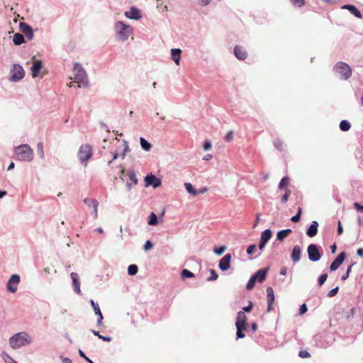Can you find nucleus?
Listing matches in <instances>:
<instances>
[{"mask_svg": "<svg viewBox=\"0 0 363 363\" xmlns=\"http://www.w3.org/2000/svg\"><path fill=\"white\" fill-rule=\"evenodd\" d=\"M335 335L328 331H322L315 334L313 337L315 345L320 348H326L335 341Z\"/></svg>", "mask_w": 363, "mask_h": 363, "instance_id": "1", "label": "nucleus"}, {"mask_svg": "<svg viewBox=\"0 0 363 363\" xmlns=\"http://www.w3.org/2000/svg\"><path fill=\"white\" fill-rule=\"evenodd\" d=\"M16 160L21 162H31L34 152L28 144H21L15 147Z\"/></svg>", "mask_w": 363, "mask_h": 363, "instance_id": "2", "label": "nucleus"}, {"mask_svg": "<svg viewBox=\"0 0 363 363\" xmlns=\"http://www.w3.org/2000/svg\"><path fill=\"white\" fill-rule=\"evenodd\" d=\"M31 342V338L25 332L18 333L9 338V344L13 349H18L30 344Z\"/></svg>", "mask_w": 363, "mask_h": 363, "instance_id": "3", "label": "nucleus"}, {"mask_svg": "<svg viewBox=\"0 0 363 363\" xmlns=\"http://www.w3.org/2000/svg\"><path fill=\"white\" fill-rule=\"evenodd\" d=\"M73 72L74 75V80L79 86L83 87L89 86V79L87 74L82 65L79 62H75L73 67Z\"/></svg>", "mask_w": 363, "mask_h": 363, "instance_id": "4", "label": "nucleus"}, {"mask_svg": "<svg viewBox=\"0 0 363 363\" xmlns=\"http://www.w3.org/2000/svg\"><path fill=\"white\" fill-rule=\"evenodd\" d=\"M115 31L118 39L124 42L132 34L133 28L123 21H117L115 24Z\"/></svg>", "mask_w": 363, "mask_h": 363, "instance_id": "5", "label": "nucleus"}, {"mask_svg": "<svg viewBox=\"0 0 363 363\" xmlns=\"http://www.w3.org/2000/svg\"><path fill=\"white\" fill-rule=\"evenodd\" d=\"M333 72L339 74L340 78L343 80H347L352 76L351 67L343 62H337L333 67Z\"/></svg>", "mask_w": 363, "mask_h": 363, "instance_id": "6", "label": "nucleus"}, {"mask_svg": "<svg viewBox=\"0 0 363 363\" xmlns=\"http://www.w3.org/2000/svg\"><path fill=\"white\" fill-rule=\"evenodd\" d=\"M268 268H262L257 271L249 279L246 285V289L252 290L257 281L262 283L267 277Z\"/></svg>", "mask_w": 363, "mask_h": 363, "instance_id": "7", "label": "nucleus"}, {"mask_svg": "<svg viewBox=\"0 0 363 363\" xmlns=\"http://www.w3.org/2000/svg\"><path fill=\"white\" fill-rule=\"evenodd\" d=\"M77 156L80 162L83 163L84 166H86L88 160L92 156L91 147L88 144L82 145L79 150Z\"/></svg>", "mask_w": 363, "mask_h": 363, "instance_id": "8", "label": "nucleus"}, {"mask_svg": "<svg viewBox=\"0 0 363 363\" xmlns=\"http://www.w3.org/2000/svg\"><path fill=\"white\" fill-rule=\"evenodd\" d=\"M307 253L308 259L313 262L319 261L323 255V253L320 250V247L314 243L310 244L308 246Z\"/></svg>", "mask_w": 363, "mask_h": 363, "instance_id": "9", "label": "nucleus"}, {"mask_svg": "<svg viewBox=\"0 0 363 363\" xmlns=\"http://www.w3.org/2000/svg\"><path fill=\"white\" fill-rule=\"evenodd\" d=\"M9 81L16 82L22 79L25 76V71L19 64H14L11 70Z\"/></svg>", "mask_w": 363, "mask_h": 363, "instance_id": "10", "label": "nucleus"}, {"mask_svg": "<svg viewBox=\"0 0 363 363\" xmlns=\"http://www.w3.org/2000/svg\"><path fill=\"white\" fill-rule=\"evenodd\" d=\"M20 280L21 278L19 275L12 274L6 284L7 290L11 293H15L17 291Z\"/></svg>", "mask_w": 363, "mask_h": 363, "instance_id": "11", "label": "nucleus"}, {"mask_svg": "<svg viewBox=\"0 0 363 363\" xmlns=\"http://www.w3.org/2000/svg\"><path fill=\"white\" fill-rule=\"evenodd\" d=\"M232 255L230 253L225 254L219 261L218 267L222 272L228 270L230 267Z\"/></svg>", "mask_w": 363, "mask_h": 363, "instance_id": "12", "label": "nucleus"}, {"mask_svg": "<svg viewBox=\"0 0 363 363\" xmlns=\"http://www.w3.org/2000/svg\"><path fill=\"white\" fill-rule=\"evenodd\" d=\"M346 256H347V254L345 252H340L331 263V264L330 266V271L337 270L340 267V266L342 264L344 260L345 259Z\"/></svg>", "mask_w": 363, "mask_h": 363, "instance_id": "13", "label": "nucleus"}, {"mask_svg": "<svg viewBox=\"0 0 363 363\" xmlns=\"http://www.w3.org/2000/svg\"><path fill=\"white\" fill-rule=\"evenodd\" d=\"M145 186H152L153 188H157L161 185V180L155 175L150 174L145 177Z\"/></svg>", "mask_w": 363, "mask_h": 363, "instance_id": "14", "label": "nucleus"}, {"mask_svg": "<svg viewBox=\"0 0 363 363\" xmlns=\"http://www.w3.org/2000/svg\"><path fill=\"white\" fill-rule=\"evenodd\" d=\"M19 28L21 31L29 40L33 38V30L30 26L26 23L21 22L19 24Z\"/></svg>", "mask_w": 363, "mask_h": 363, "instance_id": "15", "label": "nucleus"}, {"mask_svg": "<svg viewBox=\"0 0 363 363\" xmlns=\"http://www.w3.org/2000/svg\"><path fill=\"white\" fill-rule=\"evenodd\" d=\"M125 16L133 20H138L142 18L140 10L135 6H132L129 11H125Z\"/></svg>", "mask_w": 363, "mask_h": 363, "instance_id": "16", "label": "nucleus"}, {"mask_svg": "<svg viewBox=\"0 0 363 363\" xmlns=\"http://www.w3.org/2000/svg\"><path fill=\"white\" fill-rule=\"evenodd\" d=\"M90 303L94 311V313H95V315H97L98 317V319H97V325L99 326H101L102 325V323H103V319H104V317H103V315L101 312V310H100V308H99V306L97 303H96L94 300L91 299L90 300Z\"/></svg>", "mask_w": 363, "mask_h": 363, "instance_id": "17", "label": "nucleus"}, {"mask_svg": "<svg viewBox=\"0 0 363 363\" xmlns=\"http://www.w3.org/2000/svg\"><path fill=\"white\" fill-rule=\"evenodd\" d=\"M70 277L72 279L73 290L77 294H81L80 281H79V277L78 274L76 272H72L70 274Z\"/></svg>", "mask_w": 363, "mask_h": 363, "instance_id": "18", "label": "nucleus"}, {"mask_svg": "<svg viewBox=\"0 0 363 363\" xmlns=\"http://www.w3.org/2000/svg\"><path fill=\"white\" fill-rule=\"evenodd\" d=\"M342 9L348 10L352 15H354L356 18L361 19L362 18V14L360 11L352 4H344L341 7Z\"/></svg>", "mask_w": 363, "mask_h": 363, "instance_id": "19", "label": "nucleus"}, {"mask_svg": "<svg viewBox=\"0 0 363 363\" xmlns=\"http://www.w3.org/2000/svg\"><path fill=\"white\" fill-rule=\"evenodd\" d=\"M267 303H268V306H267V312H269L272 311V304L274 301V290L272 287L269 286L267 288Z\"/></svg>", "mask_w": 363, "mask_h": 363, "instance_id": "20", "label": "nucleus"}, {"mask_svg": "<svg viewBox=\"0 0 363 363\" xmlns=\"http://www.w3.org/2000/svg\"><path fill=\"white\" fill-rule=\"evenodd\" d=\"M301 257V248L299 245H295L291 251V259L293 262H298Z\"/></svg>", "mask_w": 363, "mask_h": 363, "instance_id": "21", "label": "nucleus"}, {"mask_svg": "<svg viewBox=\"0 0 363 363\" xmlns=\"http://www.w3.org/2000/svg\"><path fill=\"white\" fill-rule=\"evenodd\" d=\"M234 55L240 60H245L247 56L245 49L239 45H236L234 48Z\"/></svg>", "mask_w": 363, "mask_h": 363, "instance_id": "22", "label": "nucleus"}, {"mask_svg": "<svg viewBox=\"0 0 363 363\" xmlns=\"http://www.w3.org/2000/svg\"><path fill=\"white\" fill-rule=\"evenodd\" d=\"M235 326L247 327V319L245 313L242 311L238 312L236 317Z\"/></svg>", "mask_w": 363, "mask_h": 363, "instance_id": "23", "label": "nucleus"}, {"mask_svg": "<svg viewBox=\"0 0 363 363\" xmlns=\"http://www.w3.org/2000/svg\"><path fill=\"white\" fill-rule=\"evenodd\" d=\"M318 223L315 220L312 221L311 224L306 230V235L310 238L315 236L318 233Z\"/></svg>", "mask_w": 363, "mask_h": 363, "instance_id": "24", "label": "nucleus"}, {"mask_svg": "<svg viewBox=\"0 0 363 363\" xmlns=\"http://www.w3.org/2000/svg\"><path fill=\"white\" fill-rule=\"evenodd\" d=\"M42 69V62L40 60H35L30 68L33 77H37Z\"/></svg>", "mask_w": 363, "mask_h": 363, "instance_id": "25", "label": "nucleus"}, {"mask_svg": "<svg viewBox=\"0 0 363 363\" xmlns=\"http://www.w3.org/2000/svg\"><path fill=\"white\" fill-rule=\"evenodd\" d=\"M182 50L179 48H172L171 50V57L177 65H179L181 60Z\"/></svg>", "mask_w": 363, "mask_h": 363, "instance_id": "26", "label": "nucleus"}, {"mask_svg": "<svg viewBox=\"0 0 363 363\" xmlns=\"http://www.w3.org/2000/svg\"><path fill=\"white\" fill-rule=\"evenodd\" d=\"M291 232L292 230L290 228L279 230L277 233V239L279 241H283Z\"/></svg>", "mask_w": 363, "mask_h": 363, "instance_id": "27", "label": "nucleus"}, {"mask_svg": "<svg viewBox=\"0 0 363 363\" xmlns=\"http://www.w3.org/2000/svg\"><path fill=\"white\" fill-rule=\"evenodd\" d=\"M272 235V230L270 229H266L261 233L260 240L264 243H267L271 239Z\"/></svg>", "mask_w": 363, "mask_h": 363, "instance_id": "28", "label": "nucleus"}, {"mask_svg": "<svg viewBox=\"0 0 363 363\" xmlns=\"http://www.w3.org/2000/svg\"><path fill=\"white\" fill-rule=\"evenodd\" d=\"M13 42L16 45H21L25 42V38L23 34L17 33L13 36Z\"/></svg>", "mask_w": 363, "mask_h": 363, "instance_id": "29", "label": "nucleus"}, {"mask_svg": "<svg viewBox=\"0 0 363 363\" xmlns=\"http://www.w3.org/2000/svg\"><path fill=\"white\" fill-rule=\"evenodd\" d=\"M140 143L143 150H144L145 151L150 150L152 145L147 140H145V138L140 137Z\"/></svg>", "mask_w": 363, "mask_h": 363, "instance_id": "30", "label": "nucleus"}, {"mask_svg": "<svg viewBox=\"0 0 363 363\" xmlns=\"http://www.w3.org/2000/svg\"><path fill=\"white\" fill-rule=\"evenodd\" d=\"M340 129L343 131L346 132L348 131L351 128L350 123L347 120H342L340 121L339 125Z\"/></svg>", "mask_w": 363, "mask_h": 363, "instance_id": "31", "label": "nucleus"}, {"mask_svg": "<svg viewBox=\"0 0 363 363\" xmlns=\"http://www.w3.org/2000/svg\"><path fill=\"white\" fill-rule=\"evenodd\" d=\"M159 220L155 213H151L148 218V225L155 226L158 224Z\"/></svg>", "mask_w": 363, "mask_h": 363, "instance_id": "32", "label": "nucleus"}, {"mask_svg": "<svg viewBox=\"0 0 363 363\" xmlns=\"http://www.w3.org/2000/svg\"><path fill=\"white\" fill-rule=\"evenodd\" d=\"M184 186L186 191L191 195L196 196L198 194V191L196 190L194 186L191 183H184Z\"/></svg>", "mask_w": 363, "mask_h": 363, "instance_id": "33", "label": "nucleus"}, {"mask_svg": "<svg viewBox=\"0 0 363 363\" xmlns=\"http://www.w3.org/2000/svg\"><path fill=\"white\" fill-rule=\"evenodd\" d=\"M289 184V178L288 177H284L279 183L278 189L280 190L288 188L287 186Z\"/></svg>", "mask_w": 363, "mask_h": 363, "instance_id": "34", "label": "nucleus"}, {"mask_svg": "<svg viewBox=\"0 0 363 363\" xmlns=\"http://www.w3.org/2000/svg\"><path fill=\"white\" fill-rule=\"evenodd\" d=\"M128 176L130 182H132L134 184H137L138 182V180L136 177V173L134 169H131L128 170Z\"/></svg>", "mask_w": 363, "mask_h": 363, "instance_id": "35", "label": "nucleus"}, {"mask_svg": "<svg viewBox=\"0 0 363 363\" xmlns=\"http://www.w3.org/2000/svg\"><path fill=\"white\" fill-rule=\"evenodd\" d=\"M237 332H236V337L237 339H241L245 337V333L243 331H245L247 328V327L244 326H236Z\"/></svg>", "mask_w": 363, "mask_h": 363, "instance_id": "36", "label": "nucleus"}, {"mask_svg": "<svg viewBox=\"0 0 363 363\" xmlns=\"http://www.w3.org/2000/svg\"><path fill=\"white\" fill-rule=\"evenodd\" d=\"M91 332L96 336H97L99 339L105 341V342H111L112 340L111 337L109 336H104L99 333V331H96L95 330H91Z\"/></svg>", "mask_w": 363, "mask_h": 363, "instance_id": "37", "label": "nucleus"}, {"mask_svg": "<svg viewBox=\"0 0 363 363\" xmlns=\"http://www.w3.org/2000/svg\"><path fill=\"white\" fill-rule=\"evenodd\" d=\"M99 201L97 200H94L92 201V208L93 211L91 212L92 216H94V219H96L98 218V207H99Z\"/></svg>", "mask_w": 363, "mask_h": 363, "instance_id": "38", "label": "nucleus"}, {"mask_svg": "<svg viewBox=\"0 0 363 363\" xmlns=\"http://www.w3.org/2000/svg\"><path fill=\"white\" fill-rule=\"evenodd\" d=\"M37 154L41 159L45 158V152L43 149V143L42 142H39L37 144Z\"/></svg>", "mask_w": 363, "mask_h": 363, "instance_id": "39", "label": "nucleus"}, {"mask_svg": "<svg viewBox=\"0 0 363 363\" xmlns=\"http://www.w3.org/2000/svg\"><path fill=\"white\" fill-rule=\"evenodd\" d=\"M194 276L195 275L193 272L186 269H183L181 272V277L183 279L193 278Z\"/></svg>", "mask_w": 363, "mask_h": 363, "instance_id": "40", "label": "nucleus"}, {"mask_svg": "<svg viewBox=\"0 0 363 363\" xmlns=\"http://www.w3.org/2000/svg\"><path fill=\"white\" fill-rule=\"evenodd\" d=\"M138 272V267L136 264H130L128 267V274L130 276L135 275Z\"/></svg>", "mask_w": 363, "mask_h": 363, "instance_id": "41", "label": "nucleus"}, {"mask_svg": "<svg viewBox=\"0 0 363 363\" xmlns=\"http://www.w3.org/2000/svg\"><path fill=\"white\" fill-rule=\"evenodd\" d=\"M274 146L279 151L284 150V143L280 139L277 138L274 140Z\"/></svg>", "mask_w": 363, "mask_h": 363, "instance_id": "42", "label": "nucleus"}, {"mask_svg": "<svg viewBox=\"0 0 363 363\" xmlns=\"http://www.w3.org/2000/svg\"><path fill=\"white\" fill-rule=\"evenodd\" d=\"M356 263L355 262H353L352 263L350 266L347 267V271H346V273L345 274H343L342 277H341V279L342 281H345L346 279H348L349 276H350V274L352 271V267Z\"/></svg>", "mask_w": 363, "mask_h": 363, "instance_id": "43", "label": "nucleus"}, {"mask_svg": "<svg viewBox=\"0 0 363 363\" xmlns=\"http://www.w3.org/2000/svg\"><path fill=\"white\" fill-rule=\"evenodd\" d=\"M291 191L289 188H286L285 193L281 198V201L284 203H286L288 201L289 197L291 195Z\"/></svg>", "mask_w": 363, "mask_h": 363, "instance_id": "44", "label": "nucleus"}, {"mask_svg": "<svg viewBox=\"0 0 363 363\" xmlns=\"http://www.w3.org/2000/svg\"><path fill=\"white\" fill-rule=\"evenodd\" d=\"M301 216V208L299 207L296 214L291 218V220L293 223H297L300 220Z\"/></svg>", "mask_w": 363, "mask_h": 363, "instance_id": "45", "label": "nucleus"}, {"mask_svg": "<svg viewBox=\"0 0 363 363\" xmlns=\"http://www.w3.org/2000/svg\"><path fill=\"white\" fill-rule=\"evenodd\" d=\"M226 250V247L224 245H221L218 247H215L213 249V252L217 255H221L225 250Z\"/></svg>", "mask_w": 363, "mask_h": 363, "instance_id": "46", "label": "nucleus"}, {"mask_svg": "<svg viewBox=\"0 0 363 363\" xmlns=\"http://www.w3.org/2000/svg\"><path fill=\"white\" fill-rule=\"evenodd\" d=\"M210 273H211V276L208 278H207L208 281H215L218 279V276L214 269H211Z\"/></svg>", "mask_w": 363, "mask_h": 363, "instance_id": "47", "label": "nucleus"}, {"mask_svg": "<svg viewBox=\"0 0 363 363\" xmlns=\"http://www.w3.org/2000/svg\"><path fill=\"white\" fill-rule=\"evenodd\" d=\"M1 357L6 363H12L14 361V359L5 352H2Z\"/></svg>", "mask_w": 363, "mask_h": 363, "instance_id": "48", "label": "nucleus"}, {"mask_svg": "<svg viewBox=\"0 0 363 363\" xmlns=\"http://www.w3.org/2000/svg\"><path fill=\"white\" fill-rule=\"evenodd\" d=\"M327 278H328V274H326V273L322 274L318 277V284L319 286H322L325 282Z\"/></svg>", "mask_w": 363, "mask_h": 363, "instance_id": "49", "label": "nucleus"}, {"mask_svg": "<svg viewBox=\"0 0 363 363\" xmlns=\"http://www.w3.org/2000/svg\"><path fill=\"white\" fill-rule=\"evenodd\" d=\"M257 248V245L255 244L250 245L247 247L246 252L248 255H251L254 253Z\"/></svg>", "mask_w": 363, "mask_h": 363, "instance_id": "50", "label": "nucleus"}, {"mask_svg": "<svg viewBox=\"0 0 363 363\" xmlns=\"http://www.w3.org/2000/svg\"><path fill=\"white\" fill-rule=\"evenodd\" d=\"M78 352L79 356L84 359L87 362L94 363V362L91 359H89L81 349H79Z\"/></svg>", "mask_w": 363, "mask_h": 363, "instance_id": "51", "label": "nucleus"}, {"mask_svg": "<svg viewBox=\"0 0 363 363\" xmlns=\"http://www.w3.org/2000/svg\"><path fill=\"white\" fill-rule=\"evenodd\" d=\"M296 6L302 7L305 5V0H290Z\"/></svg>", "mask_w": 363, "mask_h": 363, "instance_id": "52", "label": "nucleus"}, {"mask_svg": "<svg viewBox=\"0 0 363 363\" xmlns=\"http://www.w3.org/2000/svg\"><path fill=\"white\" fill-rule=\"evenodd\" d=\"M152 247H153L152 242L148 240L145 242V244L143 245V249L145 251H147V250L152 249Z\"/></svg>", "mask_w": 363, "mask_h": 363, "instance_id": "53", "label": "nucleus"}, {"mask_svg": "<svg viewBox=\"0 0 363 363\" xmlns=\"http://www.w3.org/2000/svg\"><path fill=\"white\" fill-rule=\"evenodd\" d=\"M253 308V303L251 301H249V304L247 306L242 308L244 313H250Z\"/></svg>", "mask_w": 363, "mask_h": 363, "instance_id": "54", "label": "nucleus"}, {"mask_svg": "<svg viewBox=\"0 0 363 363\" xmlns=\"http://www.w3.org/2000/svg\"><path fill=\"white\" fill-rule=\"evenodd\" d=\"M339 291V287L338 286H336L335 288H333V289H331L328 294V297H333L335 296L337 292Z\"/></svg>", "mask_w": 363, "mask_h": 363, "instance_id": "55", "label": "nucleus"}, {"mask_svg": "<svg viewBox=\"0 0 363 363\" xmlns=\"http://www.w3.org/2000/svg\"><path fill=\"white\" fill-rule=\"evenodd\" d=\"M301 358H308L311 356L310 353L306 350H301L298 353Z\"/></svg>", "mask_w": 363, "mask_h": 363, "instance_id": "56", "label": "nucleus"}, {"mask_svg": "<svg viewBox=\"0 0 363 363\" xmlns=\"http://www.w3.org/2000/svg\"><path fill=\"white\" fill-rule=\"evenodd\" d=\"M307 311H308V307L306 303H303L300 306V308H299V314L300 315L304 314L305 313L307 312Z\"/></svg>", "mask_w": 363, "mask_h": 363, "instance_id": "57", "label": "nucleus"}, {"mask_svg": "<svg viewBox=\"0 0 363 363\" xmlns=\"http://www.w3.org/2000/svg\"><path fill=\"white\" fill-rule=\"evenodd\" d=\"M354 208L359 212L363 213V206L358 202L353 203Z\"/></svg>", "mask_w": 363, "mask_h": 363, "instance_id": "58", "label": "nucleus"}, {"mask_svg": "<svg viewBox=\"0 0 363 363\" xmlns=\"http://www.w3.org/2000/svg\"><path fill=\"white\" fill-rule=\"evenodd\" d=\"M211 143L209 140H206L203 143V148L205 151H208L211 148Z\"/></svg>", "mask_w": 363, "mask_h": 363, "instance_id": "59", "label": "nucleus"}, {"mask_svg": "<svg viewBox=\"0 0 363 363\" xmlns=\"http://www.w3.org/2000/svg\"><path fill=\"white\" fill-rule=\"evenodd\" d=\"M94 200H96L95 199H89V198H85L83 201V202L84 203V204H86L88 207H92V201Z\"/></svg>", "mask_w": 363, "mask_h": 363, "instance_id": "60", "label": "nucleus"}, {"mask_svg": "<svg viewBox=\"0 0 363 363\" xmlns=\"http://www.w3.org/2000/svg\"><path fill=\"white\" fill-rule=\"evenodd\" d=\"M233 139V131L230 130L225 135V140L228 142L231 141Z\"/></svg>", "mask_w": 363, "mask_h": 363, "instance_id": "61", "label": "nucleus"}, {"mask_svg": "<svg viewBox=\"0 0 363 363\" xmlns=\"http://www.w3.org/2000/svg\"><path fill=\"white\" fill-rule=\"evenodd\" d=\"M337 234L339 235H340L342 233H343V228H342V225L341 224V222L340 220H338V223H337Z\"/></svg>", "mask_w": 363, "mask_h": 363, "instance_id": "62", "label": "nucleus"}, {"mask_svg": "<svg viewBox=\"0 0 363 363\" xmlns=\"http://www.w3.org/2000/svg\"><path fill=\"white\" fill-rule=\"evenodd\" d=\"M211 0H199V5L205 6L211 3Z\"/></svg>", "mask_w": 363, "mask_h": 363, "instance_id": "63", "label": "nucleus"}, {"mask_svg": "<svg viewBox=\"0 0 363 363\" xmlns=\"http://www.w3.org/2000/svg\"><path fill=\"white\" fill-rule=\"evenodd\" d=\"M321 1L325 3L329 4L335 5L339 2L340 0H321Z\"/></svg>", "mask_w": 363, "mask_h": 363, "instance_id": "64", "label": "nucleus"}]
</instances>
